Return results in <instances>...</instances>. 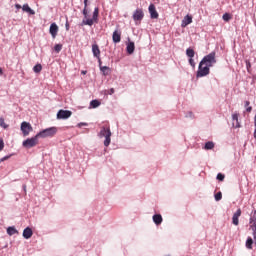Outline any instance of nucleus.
<instances>
[{
  "instance_id": "1",
  "label": "nucleus",
  "mask_w": 256,
  "mask_h": 256,
  "mask_svg": "<svg viewBox=\"0 0 256 256\" xmlns=\"http://www.w3.org/2000/svg\"><path fill=\"white\" fill-rule=\"evenodd\" d=\"M84 20L83 25L93 26L94 23H99V8H95L93 12L92 19L87 18V8L83 9Z\"/></svg>"
},
{
  "instance_id": "2",
  "label": "nucleus",
  "mask_w": 256,
  "mask_h": 256,
  "mask_svg": "<svg viewBox=\"0 0 256 256\" xmlns=\"http://www.w3.org/2000/svg\"><path fill=\"white\" fill-rule=\"evenodd\" d=\"M22 145L23 147H25V149H31L33 147H37V145H39V135L36 134L32 138H27L25 141H23Z\"/></svg>"
},
{
  "instance_id": "3",
  "label": "nucleus",
  "mask_w": 256,
  "mask_h": 256,
  "mask_svg": "<svg viewBox=\"0 0 256 256\" xmlns=\"http://www.w3.org/2000/svg\"><path fill=\"white\" fill-rule=\"evenodd\" d=\"M37 135L42 139H45L47 137H55V135H57V127H50V128L44 129L40 131Z\"/></svg>"
},
{
  "instance_id": "4",
  "label": "nucleus",
  "mask_w": 256,
  "mask_h": 256,
  "mask_svg": "<svg viewBox=\"0 0 256 256\" xmlns=\"http://www.w3.org/2000/svg\"><path fill=\"white\" fill-rule=\"evenodd\" d=\"M100 137H105V147H109V145H111V129H109V127H103L101 129Z\"/></svg>"
},
{
  "instance_id": "5",
  "label": "nucleus",
  "mask_w": 256,
  "mask_h": 256,
  "mask_svg": "<svg viewBox=\"0 0 256 256\" xmlns=\"http://www.w3.org/2000/svg\"><path fill=\"white\" fill-rule=\"evenodd\" d=\"M200 63H202L208 67H212L213 65H215V63H217V60L215 59V52H211L210 54L206 55L201 60Z\"/></svg>"
},
{
  "instance_id": "6",
  "label": "nucleus",
  "mask_w": 256,
  "mask_h": 256,
  "mask_svg": "<svg viewBox=\"0 0 256 256\" xmlns=\"http://www.w3.org/2000/svg\"><path fill=\"white\" fill-rule=\"evenodd\" d=\"M210 68L211 67L204 65L202 62H200L196 77H207V75H209L210 73Z\"/></svg>"
},
{
  "instance_id": "7",
  "label": "nucleus",
  "mask_w": 256,
  "mask_h": 256,
  "mask_svg": "<svg viewBox=\"0 0 256 256\" xmlns=\"http://www.w3.org/2000/svg\"><path fill=\"white\" fill-rule=\"evenodd\" d=\"M144 17L145 13L143 12V9H136L132 15V19L135 21L136 25H141V21H143Z\"/></svg>"
},
{
  "instance_id": "8",
  "label": "nucleus",
  "mask_w": 256,
  "mask_h": 256,
  "mask_svg": "<svg viewBox=\"0 0 256 256\" xmlns=\"http://www.w3.org/2000/svg\"><path fill=\"white\" fill-rule=\"evenodd\" d=\"M20 129L22 131V134L24 137L29 136V133H31V131H33V126H31V123L29 122H22Z\"/></svg>"
},
{
  "instance_id": "9",
  "label": "nucleus",
  "mask_w": 256,
  "mask_h": 256,
  "mask_svg": "<svg viewBox=\"0 0 256 256\" xmlns=\"http://www.w3.org/2000/svg\"><path fill=\"white\" fill-rule=\"evenodd\" d=\"M73 115L70 110H59L57 113V119H69Z\"/></svg>"
},
{
  "instance_id": "10",
  "label": "nucleus",
  "mask_w": 256,
  "mask_h": 256,
  "mask_svg": "<svg viewBox=\"0 0 256 256\" xmlns=\"http://www.w3.org/2000/svg\"><path fill=\"white\" fill-rule=\"evenodd\" d=\"M148 9H149L151 19H159V13L155 8V4H150Z\"/></svg>"
},
{
  "instance_id": "11",
  "label": "nucleus",
  "mask_w": 256,
  "mask_h": 256,
  "mask_svg": "<svg viewBox=\"0 0 256 256\" xmlns=\"http://www.w3.org/2000/svg\"><path fill=\"white\" fill-rule=\"evenodd\" d=\"M49 33L52 35L53 39H55V37H57V33H59V26H57L56 23H52L50 25Z\"/></svg>"
},
{
  "instance_id": "12",
  "label": "nucleus",
  "mask_w": 256,
  "mask_h": 256,
  "mask_svg": "<svg viewBox=\"0 0 256 256\" xmlns=\"http://www.w3.org/2000/svg\"><path fill=\"white\" fill-rule=\"evenodd\" d=\"M232 121V127H234L235 129H239V127H241V124L239 123V114H232Z\"/></svg>"
},
{
  "instance_id": "13",
  "label": "nucleus",
  "mask_w": 256,
  "mask_h": 256,
  "mask_svg": "<svg viewBox=\"0 0 256 256\" xmlns=\"http://www.w3.org/2000/svg\"><path fill=\"white\" fill-rule=\"evenodd\" d=\"M241 217V208H239L232 217V223L233 225H239V218Z\"/></svg>"
},
{
  "instance_id": "14",
  "label": "nucleus",
  "mask_w": 256,
  "mask_h": 256,
  "mask_svg": "<svg viewBox=\"0 0 256 256\" xmlns=\"http://www.w3.org/2000/svg\"><path fill=\"white\" fill-rule=\"evenodd\" d=\"M92 53H93L94 57H96L97 59H100L101 50L99 49V45H97V44L92 45Z\"/></svg>"
},
{
  "instance_id": "15",
  "label": "nucleus",
  "mask_w": 256,
  "mask_h": 256,
  "mask_svg": "<svg viewBox=\"0 0 256 256\" xmlns=\"http://www.w3.org/2000/svg\"><path fill=\"white\" fill-rule=\"evenodd\" d=\"M193 23V17L186 15L182 20L181 27H187V25H191Z\"/></svg>"
},
{
  "instance_id": "16",
  "label": "nucleus",
  "mask_w": 256,
  "mask_h": 256,
  "mask_svg": "<svg viewBox=\"0 0 256 256\" xmlns=\"http://www.w3.org/2000/svg\"><path fill=\"white\" fill-rule=\"evenodd\" d=\"M24 239H31L33 237V230L30 227H27L23 231Z\"/></svg>"
},
{
  "instance_id": "17",
  "label": "nucleus",
  "mask_w": 256,
  "mask_h": 256,
  "mask_svg": "<svg viewBox=\"0 0 256 256\" xmlns=\"http://www.w3.org/2000/svg\"><path fill=\"white\" fill-rule=\"evenodd\" d=\"M113 43H121V32L115 30L112 35Z\"/></svg>"
},
{
  "instance_id": "18",
  "label": "nucleus",
  "mask_w": 256,
  "mask_h": 256,
  "mask_svg": "<svg viewBox=\"0 0 256 256\" xmlns=\"http://www.w3.org/2000/svg\"><path fill=\"white\" fill-rule=\"evenodd\" d=\"M126 51L128 55H133V53H135V42H129Z\"/></svg>"
},
{
  "instance_id": "19",
  "label": "nucleus",
  "mask_w": 256,
  "mask_h": 256,
  "mask_svg": "<svg viewBox=\"0 0 256 256\" xmlns=\"http://www.w3.org/2000/svg\"><path fill=\"white\" fill-rule=\"evenodd\" d=\"M152 219L155 225H161V223H163V216H161V214L154 215Z\"/></svg>"
},
{
  "instance_id": "20",
  "label": "nucleus",
  "mask_w": 256,
  "mask_h": 256,
  "mask_svg": "<svg viewBox=\"0 0 256 256\" xmlns=\"http://www.w3.org/2000/svg\"><path fill=\"white\" fill-rule=\"evenodd\" d=\"M22 10L26 13H29L30 15H35V10L31 9V7H29V4H24L22 6Z\"/></svg>"
},
{
  "instance_id": "21",
  "label": "nucleus",
  "mask_w": 256,
  "mask_h": 256,
  "mask_svg": "<svg viewBox=\"0 0 256 256\" xmlns=\"http://www.w3.org/2000/svg\"><path fill=\"white\" fill-rule=\"evenodd\" d=\"M215 147V143L209 141L205 143L204 149H206L207 151L213 149Z\"/></svg>"
},
{
  "instance_id": "22",
  "label": "nucleus",
  "mask_w": 256,
  "mask_h": 256,
  "mask_svg": "<svg viewBox=\"0 0 256 256\" xmlns=\"http://www.w3.org/2000/svg\"><path fill=\"white\" fill-rule=\"evenodd\" d=\"M90 105L93 109H97V107H99L101 105V102L99 100H92L90 102Z\"/></svg>"
},
{
  "instance_id": "23",
  "label": "nucleus",
  "mask_w": 256,
  "mask_h": 256,
  "mask_svg": "<svg viewBox=\"0 0 256 256\" xmlns=\"http://www.w3.org/2000/svg\"><path fill=\"white\" fill-rule=\"evenodd\" d=\"M186 55H187V57H190V59L193 58V57H195V50H193V49H191V48H188V49L186 50Z\"/></svg>"
},
{
  "instance_id": "24",
  "label": "nucleus",
  "mask_w": 256,
  "mask_h": 256,
  "mask_svg": "<svg viewBox=\"0 0 256 256\" xmlns=\"http://www.w3.org/2000/svg\"><path fill=\"white\" fill-rule=\"evenodd\" d=\"M247 249H253V238L249 237L246 241Z\"/></svg>"
},
{
  "instance_id": "25",
  "label": "nucleus",
  "mask_w": 256,
  "mask_h": 256,
  "mask_svg": "<svg viewBox=\"0 0 256 256\" xmlns=\"http://www.w3.org/2000/svg\"><path fill=\"white\" fill-rule=\"evenodd\" d=\"M33 71H34V73H39L40 71H43V66L41 64H36L33 67Z\"/></svg>"
},
{
  "instance_id": "26",
  "label": "nucleus",
  "mask_w": 256,
  "mask_h": 256,
  "mask_svg": "<svg viewBox=\"0 0 256 256\" xmlns=\"http://www.w3.org/2000/svg\"><path fill=\"white\" fill-rule=\"evenodd\" d=\"M7 233L8 235H15V233H17V229H15V227H8Z\"/></svg>"
},
{
  "instance_id": "27",
  "label": "nucleus",
  "mask_w": 256,
  "mask_h": 256,
  "mask_svg": "<svg viewBox=\"0 0 256 256\" xmlns=\"http://www.w3.org/2000/svg\"><path fill=\"white\" fill-rule=\"evenodd\" d=\"M61 49H63V45L62 44H56L54 46V50L56 53H61Z\"/></svg>"
},
{
  "instance_id": "28",
  "label": "nucleus",
  "mask_w": 256,
  "mask_h": 256,
  "mask_svg": "<svg viewBox=\"0 0 256 256\" xmlns=\"http://www.w3.org/2000/svg\"><path fill=\"white\" fill-rule=\"evenodd\" d=\"M0 127H2L3 129H8L9 125H7L5 123V119L0 118Z\"/></svg>"
},
{
  "instance_id": "29",
  "label": "nucleus",
  "mask_w": 256,
  "mask_h": 256,
  "mask_svg": "<svg viewBox=\"0 0 256 256\" xmlns=\"http://www.w3.org/2000/svg\"><path fill=\"white\" fill-rule=\"evenodd\" d=\"M222 19L224 21H231V14H229V13L223 14Z\"/></svg>"
},
{
  "instance_id": "30",
  "label": "nucleus",
  "mask_w": 256,
  "mask_h": 256,
  "mask_svg": "<svg viewBox=\"0 0 256 256\" xmlns=\"http://www.w3.org/2000/svg\"><path fill=\"white\" fill-rule=\"evenodd\" d=\"M221 199H223V194L221 192L215 194V201H221Z\"/></svg>"
},
{
  "instance_id": "31",
  "label": "nucleus",
  "mask_w": 256,
  "mask_h": 256,
  "mask_svg": "<svg viewBox=\"0 0 256 256\" xmlns=\"http://www.w3.org/2000/svg\"><path fill=\"white\" fill-rule=\"evenodd\" d=\"M217 179H218V181H224V180H225V175L219 173V174L217 175Z\"/></svg>"
},
{
  "instance_id": "32",
  "label": "nucleus",
  "mask_w": 256,
  "mask_h": 256,
  "mask_svg": "<svg viewBox=\"0 0 256 256\" xmlns=\"http://www.w3.org/2000/svg\"><path fill=\"white\" fill-rule=\"evenodd\" d=\"M100 71H102V73H104V75H105L106 71H109V67H107V66L100 67Z\"/></svg>"
},
{
  "instance_id": "33",
  "label": "nucleus",
  "mask_w": 256,
  "mask_h": 256,
  "mask_svg": "<svg viewBox=\"0 0 256 256\" xmlns=\"http://www.w3.org/2000/svg\"><path fill=\"white\" fill-rule=\"evenodd\" d=\"M5 148V142H3V139H0V151H3Z\"/></svg>"
},
{
  "instance_id": "34",
  "label": "nucleus",
  "mask_w": 256,
  "mask_h": 256,
  "mask_svg": "<svg viewBox=\"0 0 256 256\" xmlns=\"http://www.w3.org/2000/svg\"><path fill=\"white\" fill-rule=\"evenodd\" d=\"M189 64L191 65V67H193V69H195V60H193V58L189 59Z\"/></svg>"
},
{
  "instance_id": "35",
  "label": "nucleus",
  "mask_w": 256,
  "mask_h": 256,
  "mask_svg": "<svg viewBox=\"0 0 256 256\" xmlns=\"http://www.w3.org/2000/svg\"><path fill=\"white\" fill-rule=\"evenodd\" d=\"M7 159H11V155L4 156L3 158L0 159L1 162L7 161Z\"/></svg>"
},
{
  "instance_id": "36",
  "label": "nucleus",
  "mask_w": 256,
  "mask_h": 256,
  "mask_svg": "<svg viewBox=\"0 0 256 256\" xmlns=\"http://www.w3.org/2000/svg\"><path fill=\"white\" fill-rule=\"evenodd\" d=\"M246 111H247V113H251V111H253V107L248 106V107L246 108Z\"/></svg>"
},
{
  "instance_id": "37",
  "label": "nucleus",
  "mask_w": 256,
  "mask_h": 256,
  "mask_svg": "<svg viewBox=\"0 0 256 256\" xmlns=\"http://www.w3.org/2000/svg\"><path fill=\"white\" fill-rule=\"evenodd\" d=\"M109 95H113V93H115V89L111 88L109 91H108Z\"/></svg>"
},
{
  "instance_id": "38",
  "label": "nucleus",
  "mask_w": 256,
  "mask_h": 256,
  "mask_svg": "<svg viewBox=\"0 0 256 256\" xmlns=\"http://www.w3.org/2000/svg\"><path fill=\"white\" fill-rule=\"evenodd\" d=\"M249 105H251V102L245 101V107H249Z\"/></svg>"
},
{
  "instance_id": "39",
  "label": "nucleus",
  "mask_w": 256,
  "mask_h": 256,
  "mask_svg": "<svg viewBox=\"0 0 256 256\" xmlns=\"http://www.w3.org/2000/svg\"><path fill=\"white\" fill-rule=\"evenodd\" d=\"M78 126L79 127H81V126L87 127V123H80V124H78Z\"/></svg>"
},
{
  "instance_id": "40",
  "label": "nucleus",
  "mask_w": 256,
  "mask_h": 256,
  "mask_svg": "<svg viewBox=\"0 0 256 256\" xmlns=\"http://www.w3.org/2000/svg\"><path fill=\"white\" fill-rule=\"evenodd\" d=\"M66 31H69V22H66Z\"/></svg>"
},
{
  "instance_id": "41",
  "label": "nucleus",
  "mask_w": 256,
  "mask_h": 256,
  "mask_svg": "<svg viewBox=\"0 0 256 256\" xmlns=\"http://www.w3.org/2000/svg\"><path fill=\"white\" fill-rule=\"evenodd\" d=\"M15 7H16V9H21V5L20 4H16Z\"/></svg>"
},
{
  "instance_id": "42",
  "label": "nucleus",
  "mask_w": 256,
  "mask_h": 256,
  "mask_svg": "<svg viewBox=\"0 0 256 256\" xmlns=\"http://www.w3.org/2000/svg\"><path fill=\"white\" fill-rule=\"evenodd\" d=\"M87 1L88 0H84V8H87Z\"/></svg>"
},
{
  "instance_id": "43",
  "label": "nucleus",
  "mask_w": 256,
  "mask_h": 256,
  "mask_svg": "<svg viewBox=\"0 0 256 256\" xmlns=\"http://www.w3.org/2000/svg\"><path fill=\"white\" fill-rule=\"evenodd\" d=\"M81 73H82V75H87V71H85V70L82 71Z\"/></svg>"
},
{
  "instance_id": "44",
  "label": "nucleus",
  "mask_w": 256,
  "mask_h": 256,
  "mask_svg": "<svg viewBox=\"0 0 256 256\" xmlns=\"http://www.w3.org/2000/svg\"><path fill=\"white\" fill-rule=\"evenodd\" d=\"M0 75H3V69L0 67Z\"/></svg>"
},
{
  "instance_id": "45",
  "label": "nucleus",
  "mask_w": 256,
  "mask_h": 256,
  "mask_svg": "<svg viewBox=\"0 0 256 256\" xmlns=\"http://www.w3.org/2000/svg\"><path fill=\"white\" fill-rule=\"evenodd\" d=\"M254 138L256 139V126H255V130H254Z\"/></svg>"
}]
</instances>
